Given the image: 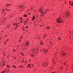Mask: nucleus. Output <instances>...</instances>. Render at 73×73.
Returning <instances> with one entry per match:
<instances>
[{
	"instance_id": "f257e3e1",
	"label": "nucleus",
	"mask_w": 73,
	"mask_h": 73,
	"mask_svg": "<svg viewBox=\"0 0 73 73\" xmlns=\"http://www.w3.org/2000/svg\"><path fill=\"white\" fill-rule=\"evenodd\" d=\"M39 11L40 12L42 13V15H41L40 16V17H41V16H42L43 15H44L45 14V13H46L47 12H48V11H49V10L48 9H46V11H44V10H43V8H40L39 9Z\"/></svg>"
},
{
	"instance_id": "f03ea898",
	"label": "nucleus",
	"mask_w": 73,
	"mask_h": 73,
	"mask_svg": "<svg viewBox=\"0 0 73 73\" xmlns=\"http://www.w3.org/2000/svg\"><path fill=\"white\" fill-rule=\"evenodd\" d=\"M32 52L34 53H38V49L36 48V46L32 48Z\"/></svg>"
},
{
	"instance_id": "7ed1b4c3",
	"label": "nucleus",
	"mask_w": 73,
	"mask_h": 73,
	"mask_svg": "<svg viewBox=\"0 0 73 73\" xmlns=\"http://www.w3.org/2000/svg\"><path fill=\"white\" fill-rule=\"evenodd\" d=\"M54 55V57L52 58V62L53 65H54L55 64V63H56V59H57V57L56 54V53H54L53 54Z\"/></svg>"
},
{
	"instance_id": "20e7f679",
	"label": "nucleus",
	"mask_w": 73,
	"mask_h": 73,
	"mask_svg": "<svg viewBox=\"0 0 73 73\" xmlns=\"http://www.w3.org/2000/svg\"><path fill=\"white\" fill-rule=\"evenodd\" d=\"M57 21L58 23H62L63 22H64V21L62 20V18L60 17L59 19H57Z\"/></svg>"
},
{
	"instance_id": "39448f33",
	"label": "nucleus",
	"mask_w": 73,
	"mask_h": 73,
	"mask_svg": "<svg viewBox=\"0 0 73 73\" xmlns=\"http://www.w3.org/2000/svg\"><path fill=\"white\" fill-rule=\"evenodd\" d=\"M53 42L52 41H51L49 44H47L46 45L48 48H50V47L53 45Z\"/></svg>"
},
{
	"instance_id": "423d86ee",
	"label": "nucleus",
	"mask_w": 73,
	"mask_h": 73,
	"mask_svg": "<svg viewBox=\"0 0 73 73\" xmlns=\"http://www.w3.org/2000/svg\"><path fill=\"white\" fill-rule=\"evenodd\" d=\"M13 25H15V29H17V28H18L19 27V25L18 24V23H14L13 24Z\"/></svg>"
},
{
	"instance_id": "0eeeda50",
	"label": "nucleus",
	"mask_w": 73,
	"mask_h": 73,
	"mask_svg": "<svg viewBox=\"0 0 73 73\" xmlns=\"http://www.w3.org/2000/svg\"><path fill=\"white\" fill-rule=\"evenodd\" d=\"M32 66H33H33H34V65L33 64H29L27 65V67L29 68H31Z\"/></svg>"
},
{
	"instance_id": "6e6552de",
	"label": "nucleus",
	"mask_w": 73,
	"mask_h": 73,
	"mask_svg": "<svg viewBox=\"0 0 73 73\" xmlns=\"http://www.w3.org/2000/svg\"><path fill=\"white\" fill-rule=\"evenodd\" d=\"M48 50L47 49H44V50H43V52H44V54H47L48 53Z\"/></svg>"
},
{
	"instance_id": "1a4fd4ad",
	"label": "nucleus",
	"mask_w": 73,
	"mask_h": 73,
	"mask_svg": "<svg viewBox=\"0 0 73 73\" xmlns=\"http://www.w3.org/2000/svg\"><path fill=\"white\" fill-rule=\"evenodd\" d=\"M48 65V64H47V63L44 62L42 64V66H46Z\"/></svg>"
},
{
	"instance_id": "9d476101",
	"label": "nucleus",
	"mask_w": 73,
	"mask_h": 73,
	"mask_svg": "<svg viewBox=\"0 0 73 73\" xmlns=\"http://www.w3.org/2000/svg\"><path fill=\"white\" fill-rule=\"evenodd\" d=\"M65 15L66 16H69V13L68 12H66L65 13Z\"/></svg>"
},
{
	"instance_id": "9b49d317",
	"label": "nucleus",
	"mask_w": 73,
	"mask_h": 73,
	"mask_svg": "<svg viewBox=\"0 0 73 73\" xmlns=\"http://www.w3.org/2000/svg\"><path fill=\"white\" fill-rule=\"evenodd\" d=\"M1 11H2V13H3L5 11V9H4L3 8V7H2L1 9Z\"/></svg>"
},
{
	"instance_id": "f8f14e48",
	"label": "nucleus",
	"mask_w": 73,
	"mask_h": 73,
	"mask_svg": "<svg viewBox=\"0 0 73 73\" xmlns=\"http://www.w3.org/2000/svg\"><path fill=\"white\" fill-rule=\"evenodd\" d=\"M69 4L70 5H71L72 6H73V1L71 3L70 1H69Z\"/></svg>"
},
{
	"instance_id": "ddd939ff",
	"label": "nucleus",
	"mask_w": 73,
	"mask_h": 73,
	"mask_svg": "<svg viewBox=\"0 0 73 73\" xmlns=\"http://www.w3.org/2000/svg\"><path fill=\"white\" fill-rule=\"evenodd\" d=\"M5 9L6 10V11H7L8 12H11V9H8L7 8H5Z\"/></svg>"
},
{
	"instance_id": "4468645a",
	"label": "nucleus",
	"mask_w": 73,
	"mask_h": 73,
	"mask_svg": "<svg viewBox=\"0 0 73 73\" xmlns=\"http://www.w3.org/2000/svg\"><path fill=\"white\" fill-rule=\"evenodd\" d=\"M5 62H4V61L3 60L2 62V64L3 65H2V66H4V65H5Z\"/></svg>"
},
{
	"instance_id": "2eb2a0df",
	"label": "nucleus",
	"mask_w": 73,
	"mask_h": 73,
	"mask_svg": "<svg viewBox=\"0 0 73 73\" xmlns=\"http://www.w3.org/2000/svg\"><path fill=\"white\" fill-rule=\"evenodd\" d=\"M64 56H65V55H66V54L65 53H64V52H63V53H62L61 52H60Z\"/></svg>"
},
{
	"instance_id": "dca6fc26",
	"label": "nucleus",
	"mask_w": 73,
	"mask_h": 73,
	"mask_svg": "<svg viewBox=\"0 0 73 73\" xmlns=\"http://www.w3.org/2000/svg\"><path fill=\"white\" fill-rule=\"evenodd\" d=\"M47 34H44L43 35V38H45V37H46V36Z\"/></svg>"
},
{
	"instance_id": "f3484780",
	"label": "nucleus",
	"mask_w": 73,
	"mask_h": 73,
	"mask_svg": "<svg viewBox=\"0 0 73 73\" xmlns=\"http://www.w3.org/2000/svg\"><path fill=\"white\" fill-rule=\"evenodd\" d=\"M10 5H11V4H7L5 5V7H9V6H10Z\"/></svg>"
},
{
	"instance_id": "a211bd4d",
	"label": "nucleus",
	"mask_w": 73,
	"mask_h": 73,
	"mask_svg": "<svg viewBox=\"0 0 73 73\" xmlns=\"http://www.w3.org/2000/svg\"><path fill=\"white\" fill-rule=\"evenodd\" d=\"M29 42H26V46H28V45H29Z\"/></svg>"
},
{
	"instance_id": "6ab92c4d",
	"label": "nucleus",
	"mask_w": 73,
	"mask_h": 73,
	"mask_svg": "<svg viewBox=\"0 0 73 73\" xmlns=\"http://www.w3.org/2000/svg\"><path fill=\"white\" fill-rule=\"evenodd\" d=\"M22 29L23 31H25V27H23L22 28Z\"/></svg>"
},
{
	"instance_id": "aec40b11",
	"label": "nucleus",
	"mask_w": 73,
	"mask_h": 73,
	"mask_svg": "<svg viewBox=\"0 0 73 73\" xmlns=\"http://www.w3.org/2000/svg\"><path fill=\"white\" fill-rule=\"evenodd\" d=\"M28 21H27V20H25L24 22V24L25 25L27 23Z\"/></svg>"
},
{
	"instance_id": "412c9836",
	"label": "nucleus",
	"mask_w": 73,
	"mask_h": 73,
	"mask_svg": "<svg viewBox=\"0 0 73 73\" xmlns=\"http://www.w3.org/2000/svg\"><path fill=\"white\" fill-rule=\"evenodd\" d=\"M61 37L59 36L58 37V41H60V40H61Z\"/></svg>"
},
{
	"instance_id": "4be33fe9",
	"label": "nucleus",
	"mask_w": 73,
	"mask_h": 73,
	"mask_svg": "<svg viewBox=\"0 0 73 73\" xmlns=\"http://www.w3.org/2000/svg\"><path fill=\"white\" fill-rule=\"evenodd\" d=\"M35 55V54H32L30 55V56L31 57H34V56Z\"/></svg>"
},
{
	"instance_id": "5701e85b",
	"label": "nucleus",
	"mask_w": 73,
	"mask_h": 73,
	"mask_svg": "<svg viewBox=\"0 0 73 73\" xmlns=\"http://www.w3.org/2000/svg\"><path fill=\"white\" fill-rule=\"evenodd\" d=\"M19 9H22L23 8V6H19Z\"/></svg>"
},
{
	"instance_id": "b1692460",
	"label": "nucleus",
	"mask_w": 73,
	"mask_h": 73,
	"mask_svg": "<svg viewBox=\"0 0 73 73\" xmlns=\"http://www.w3.org/2000/svg\"><path fill=\"white\" fill-rule=\"evenodd\" d=\"M20 54H21V55L22 56H24V53H23V52H21Z\"/></svg>"
},
{
	"instance_id": "393cba45",
	"label": "nucleus",
	"mask_w": 73,
	"mask_h": 73,
	"mask_svg": "<svg viewBox=\"0 0 73 73\" xmlns=\"http://www.w3.org/2000/svg\"><path fill=\"white\" fill-rule=\"evenodd\" d=\"M33 7H31L30 8V10L31 11H32V10H33Z\"/></svg>"
},
{
	"instance_id": "a878e982",
	"label": "nucleus",
	"mask_w": 73,
	"mask_h": 73,
	"mask_svg": "<svg viewBox=\"0 0 73 73\" xmlns=\"http://www.w3.org/2000/svg\"><path fill=\"white\" fill-rule=\"evenodd\" d=\"M26 11H27V12H29V11H31V10L29 9H27Z\"/></svg>"
},
{
	"instance_id": "bb28decb",
	"label": "nucleus",
	"mask_w": 73,
	"mask_h": 73,
	"mask_svg": "<svg viewBox=\"0 0 73 73\" xmlns=\"http://www.w3.org/2000/svg\"><path fill=\"white\" fill-rule=\"evenodd\" d=\"M54 68V67L53 66H52L50 68V70H52Z\"/></svg>"
},
{
	"instance_id": "cd10ccee",
	"label": "nucleus",
	"mask_w": 73,
	"mask_h": 73,
	"mask_svg": "<svg viewBox=\"0 0 73 73\" xmlns=\"http://www.w3.org/2000/svg\"><path fill=\"white\" fill-rule=\"evenodd\" d=\"M34 19H35V16H34L33 17V18L32 19V20H33V21L34 20Z\"/></svg>"
},
{
	"instance_id": "c85d7f7f",
	"label": "nucleus",
	"mask_w": 73,
	"mask_h": 73,
	"mask_svg": "<svg viewBox=\"0 0 73 73\" xmlns=\"http://www.w3.org/2000/svg\"><path fill=\"white\" fill-rule=\"evenodd\" d=\"M13 68H14L15 69H16V68H17V67H16V66L15 65H13Z\"/></svg>"
},
{
	"instance_id": "c756f323",
	"label": "nucleus",
	"mask_w": 73,
	"mask_h": 73,
	"mask_svg": "<svg viewBox=\"0 0 73 73\" xmlns=\"http://www.w3.org/2000/svg\"><path fill=\"white\" fill-rule=\"evenodd\" d=\"M23 16L24 17H26L27 16V15L26 14H24Z\"/></svg>"
},
{
	"instance_id": "7c9ffc66",
	"label": "nucleus",
	"mask_w": 73,
	"mask_h": 73,
	"mask_svg": "<svg viewBox=\"0 0 73 73\" xmlns=\"http://www.w3.org/2000/svg\"><path fill=\"white\" fill-rule=\"evenodd\" d=\"M22 48L23 49H25V47L24 46H22Z\"/></svg>"
},
{
	"instance_id": "2f4dec72",
	"label": "nucleus",
	"mask_w": 73,
	"mask_h": 73,
	"mask_svg": "<svg viewBox=\"0 0 73 73\" xmlns=\"http://www.w3.org/2000/svg\"><path fill=\"white\" fill-rule=\"evenodd\" d=\"M41 45H43V44H44V43H43V42L41 41L40 42Z\"/></svg>"
},
{
	"instance_id": "473e14b6",
	"label": "nucleus",
	"mask_w": 73,
	"mask_h": 73,
	"mask_svg": "<svg viewBox=\"0 0 73 73\" xmlns=\"http://www.w3.org/2000/svg\"><path fill=\"white\" fill-rule=\"evenodd\" d=\"M65 64H66V62L62 63V65H65Z\"/></svg>"
},
{
	"instance_id": "72a5a7b5",
	"label": "nucleus",
	"mask_w": 73,
	"mask_h": 73,
	"mask_svg": "<svg viewBox=\"0 0 73 73\" xmlns=\"http://www.w3.org/2000/svg\"><path fill=\"white\" fill-rule=\"evenodd\" d=\"M21 67H22V68H23V67H24V66L22 65L19 66V68H21Z\"/></svg>"
},
{
	"instance_id": "f704fd0d",
	"label": "nucleus",
	"mask_w": 73,
	"mask_h": 73,
	"mask_svg": "<svg viewBox=\"0 0 73 73\" xmlns=\"http://www.w3.org/2000/svg\"><path fill=\"white\" fill-rule=\"evenodd\" d=\"M47 29H50V27L49 26H47Z\"/></svg>"
},
{
	"instance_id": "c9c22d12",
	"label": "nucleus",
	"mask_w": 73,
	"mask_h": 73,
	"mask_svg": "<svg viewBox=\"0 0 73 73\" xmlns=\"http://www.w3.org/2000/svg\"><path fill=\"white\" fill-rule=\"evenodd\" d=\"M23 23V20H22L21 21H20V23Z\"/></svg>"
},
{
	"instance_id": "e433bc0d",
	"label": "nucleus",
	"mask_w": 73,
	"mask_h": 73,
	"mask_svg": "<svg viewBox=\"0 0 73 73\" xmlns=\"http://www.w3.org/2000/svg\"><path fill=\"white\" fill-rule=\"evenodd\" d=\"M5 73V71H2L1 72V73Z\"/></svg>"
},
{
	"instance_id": "4c0bfd02",
	"label": "nucleus",
	"mask_w": 73,
	"mask_h": 73,
	"mask_svg": "<svg viewBox=\"0 0 73 73\" xmlns=\"http://www.w3.org/2000/svg\"><path fill=\"white\" fill-rule=\"evenodd\" d=\"M48 35H50V37H51V36H52V34H50L49 33Z\"/></svg>"
},
{
	"instance_id": "58836bf2",
	"label": "nucleus",
	"mask_w": 73,
	"mask_h": 73,
	"mask_svg": "<svg viewBox=\"0 0 73 73\" xmlns=\"http://www.w3.org/2000/svg\"><path fill=\"white\" fill-rule=\"evenodd\" d=\"M22 63H24V62H25L24 61V60H22Z\"/></svg>"
},
{
	"instance_id": "ea45409f",
	"label": "nucleus",
	"mask_w": 73,
	"mask_h": 73,
	"mask_svg": "<svg viewBox=\"0 0 73 73\" xmlns=\"http://www.w3.org/2000/svg\"><path fill=\"white\" fill-rule=\"evenodd\" d=\"M7 69H8L7 68H5L4 70V71H5V72H6V71H7Z\"/></svg>"
},
{
	"instance_id": "a19ab883",
	"label": "nucleus",
	"mask_w": 73,
	"mask_h": 73,
	"mask_svg": "<svg viewBox=\"0 0 73 73\" xmlns=\"http://www.w3.org/2000/svg\"><path fill=\"white\" fill-rule=\"evenodd\" d=\"M23 37V35H21V37H20V39H21Z\"/></svg>"
},
{
	"instance_id": "79ce46f5",
	"label": "nucleus",
	"mask_w": 73,
	"mask_h": 73,
	"mask_svg": "<svg viewBox=\"0 0 73 73\" xmlns=\"http://www.w3.org/2000/svg\"><path fill=\"white\" fill-rule=\"evenodd\" d=\"M59 68H60V69H62V66H60L59 67Z\"/></svg>"
},
{
	"instance_id": "37998d69",
	"label": "nucleus",
	"mask_w": 73,
	"mask_h": 73,
	"mask_svg": "<svg viewBox=\"0 0 73 73\" xmlns=\"http://www.w3.org/2000/svg\"><path fill=\"white\" fill-rule=\"evenodd\" d=\"M7 73H9V72H10V71L9 70H7Z\"/></svg>"
},
{
	"instance_id": "c03bdc74",
	"label": "nucleus",
	"mask_w": 73,
	"mask_h": 73,
	"mask_svg": "<svg viewBox=\"0 0 73 73\" xmlns=\"http://www.w3.org/2000/svg\"><path fill=\"white\" fill-rule=\"evenodd\" d=\"M52 73H57V72L56 71H55L54 72H52Z\"/></svg>"
},
{
	"instance_id": "a18cd8bd",
	"label": "nucleus",
	"mask_w": 73,
	"mask_h": 73,
	"mask_svg": "<svg viewBox=\"0 0 73 73\" xmlns=\"http://www.w3.org/2000/svg\"><path fill=\"white\" fill-rule=\"evenodd\" d=\"M3 20H5V17H3Z\"/></svg>"
},
{
	"instance_id": "49530a36",
	"label": "nucleus",
	"mask_w": 73,
	"mask_h": 73,
	"mask_svg": "<svg viewBox=\"0 0 73 73\" xmlns=\"http://www.w3.org/2000/svg\"><path fill=\"white\" fill-rule=\"evenodd\" d=\"M7 37V35H5V38H6Z\"/></svg>"
},
{
	"instance_id": "de8ad7c7",
	"label": "nucleus",
	"mask_w": 73,
	"mask_h": 73,
	"mask_svg": "<svg viewBox=\"0 0 73 73\" xmlns=\"http://www.w3.org/2000/svg\"><path fill=\"white\" fill-rule=\"evenodd\" d=\"M9 40V39H7L6 41V42H8V40Z\"/></svg>"
},
{
	"instance_id": "09e8293b",
	"label": "nucleus",
	"mask_w": 73,
	"mask_h": 73,
	"mask_svg": "<svg viewBox=\"0 0 73 73\" xmlns=\"http://www.w3.org/2000/svg\"><path fill=\"white\" fill-rule=\"evenodd\" d=\"M31 12L29 13H28V15H31Z\"/></svg>"
},
{
	"instance_id": "8fccbe9b",
	"label": "nucleus",
	"mask_w": 73,
	"mask_h": 73,
	"mask_svg": "<svg viewBox=\"0 0 73 73\" xmlns=\"http://www.w3.org/2000/svg\"><path fill=\"white\" fill-rule=\"evenodd\" d=\"M22 17H21V18H20V20H22Z\"/></svg>"
},
{
	"instance_id": "3c124183",
	"label": "nucleus",
	"mask_w": 73,
	"mask_h": 73,
	"mask_svg": "<svg viewBox=\"0 0 73 73\" xmlns=\"http://www.w3.org/2000/svg\"><path fill=\"white\" fill-rule=\"evenodd\" d=\"M10 25H9L7 26V28H9V27H10Z\"/></svg>"
},
{
	"instance_id": "603ef678",
	"label": "nucleus",
	"mask_w": 73,
	"mask_h": 73,
	"mask_svg": "<svg viewBox=\"0 0 73 73\" xmlns=\"http://www.w3.org/2000/svg\"><path fill=\"white\" fill-rule=\"evenodd\" d=\"M9 65H7V68L9 67Z\"/></svg>"
},
{
	"instance_id": "864d4df0",
	"label": "nucleus",
	"mask_w": 73,
	"mask_h": 73,
	"mask_svg": "<svg viewBox=\"0 0 73 73\" xmlns=\"http://www.w3.org/2000/svg\"><path fill=\"white\" fill-rule=\"evenodd\" d=\"M21 39H20L19 40V42H21Z\"/></svg>"
},
{
	"instance_id": "5fc2aeb1",
	"label": "nucleus",
	"mask_w": 73,
	"mask_h": 73,
	"mask_svg": "<svg viewBox=\"0 0 73 73\" xmlns=\"http://www.w3.org/2000/svg\"><path fill=\"white\" fill-rule=\"evenodd\" d=\"M13 52H15V51H16V50L14 49V50H13Z\"/></svg>"
},
{
	"instance_id": "6e6d98bb",
	"label": "nucleus",
	"mask_w": 73,
	"mask_h": 73,
	"mask_svg": "<svg viewBox=\"0 0 73 73\" xmlns=\"http://www.w3.org/2000/svg\"><path fill=\"white\" fill-rule=\"evenodd\" d=\"M42 49H43H43H42L40 50V51L41 52L42 51Z\"/></svg>"
},
{
	"instance_id": "4d7b16f0",
	"label": "nucleus",
	"mask_w": 73,
	"mask_h": 73,
	"mask_svg": "<svg viewBox=\"0 0 73 73\" xmlns=\"http://www.w3.org/2000/svg\"><path fill=\"white\" fill-rule=\"evenodd\" d=\"M34 25H36V23H34Z\"/></svg>"
},
{
	"instance_id": "13d9d810",
	"label": "nucleus",
	"mask_w": 73,
	"mask_h": 73,
	"mask_svg": "<svg viewBox=\"0 0 73 73\" xmlns=\"http://www.w3.org/2000/svg\"><path fill=\"white\" fill-rule=\"evenodd\" d=\"M8 68V69H11V67H9Z\"/></svg>"
},
{
	"instance_id": "bf43d9fd",
	"label": "nucleus",
	"mask_w": 73,
	"mask_h": 73,
	"mask_svg": "<svg viewBox=\"0 0 73 73\" xmlns=\"http://www.w3.org/2000/svg\"><path fill=\"white\" fill-rule=\"evenodd\" d=\"M6 42H5L4 43V44H5H5H6Z\"/></svg>"
},
{
	"instance_id": "052dcab7",
	"label": "nucleus",
	"mask_w": 73,
	"mask_h": 73,
	"mask_svg": "<svg viewBox=\"0 0 73 73\" xmlns=\"http://www.w3.org/2000/svg\"><path fill=\"white\" fill-rule=\"evenodd\" d=\"M66 71H67V68H66Z\"/></svg>"
},
{
	"instance_id": "680f3d73",
	"label": "nucleus",
	"mask_w": 73,
	"mask_h": 73,
	"mask_svg": "<svg viewBox=\"0 0 73 73\" xmlns=\"http://www.w3.org/2000/svg\"><path fill=\"white\" fill-rule=\"evenodd\" d=\"M15 58V59H16V57H15V58Z\"/></svg>"
},
{
	"instance_id": "e2e57ef3",
	"label": "nucleus",
	"mask_w": 73,
	"mask_h": 73,
	"mask_svg": "<svg viewBox=\"0 0 73 73\" xmlns=\"http://www.w3.org/2000/svg\"><path fill=\"white\" fill-rule=\"evenodd\" d=\"M26 28H28V26H26Z\"/></svg>"
},
{
	"instance_id": "0e129e2a",
	"label": "nucleus",
	"mask_w": 73,
	"mask_h": 73,
	"mask_svg": "<svg viewBox=\"0 0 73 73\" xmlns=\"http://www.w3.org/2000/svg\"><path fill=\"white\" fill-rule=\"evenodd\" d=\"M1 65V63H0V65Z\"/></svg>"
},
{
	"instance_id": "69168bd1",
	"label": "nucleus",
	"mask_w": 73,
	"mask_h": 73,
	"mask_svg": "<svg viewBox=\"0 0 73 73\" xmlns=\"http://www.w3.org/2000/svg\"><path fill=\"white\" fill-rule=\"evenodd\" d=\"M57 33H58L57 32H56V35H57Z\"/></svg>"
},
{
	"instance_id": "338daca9",
	"label": "nucleus",
	"mask_w": 73,
	"mask_h": 73,
	"mask_svg": "<svg viewBox=\"0 0 73 73\" xmlns=\"http://www.w3.org/2000/svg\"><path fill=\"white\" fill-rule=\"evenodd\" d=\"M43 26V25H41L40 26V27H42V26Z\"/></svg>"
},
{
	"instance_id": "774afa93",
	"label": "nucleus",
	"mask_w": 73,
	"mask_h": 73,
	"mask_svg": "<svg viewBox=\"0 0 73 73\" xmlns=\"http://www.w3.org/2000/svg\"><path fill=\"white\" fill-rule=\"evenodd\" d=\"M72 67L73 68V65H72Z\"/></svg>"
}]
</instances>
